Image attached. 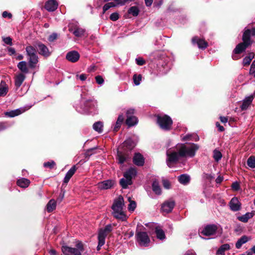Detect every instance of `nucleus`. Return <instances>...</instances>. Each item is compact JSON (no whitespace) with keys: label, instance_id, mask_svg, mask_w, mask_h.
<instances>
[{"label":"nucleus","instance_id":"obj_1","mask_svg":"<svg viewBox=\"0 0 255 255\" xmlns=\"http://www.w3.org/2000/svg\"><path fill=\"white\" fill-rule=\"evenodd\" d=\"M198 149V145L195 143L177 144L174 148L167 151V165L170 167L172 164L176 163L180 158L194 157Z\"/></svg>","mask_w":255,"mask_h":255},{"label":"nucleus","instance_id":"obj_2","mask_svg":"<svg viewBox=\"0 0 255 255\" xmlns=\"http://www.w3.org/2000/svg\"><path fill=\"white\" fill-rule=\"evenodd\" d=\"M125 207L124 200L122 196H119L115 199L112 206L114 217L121 221L126 220L127 216L124 211Z\"/></svg>","mask_w":255,"mask_h":255},{"label":"nucleus","instance_id":"obj_3","mask_svg":"<svg viewBox=\"0 0 255 255\" xmlns=\"http://www.w3.org/2000/svg\"><path fill=\"white\" fill-rule=\"evenodd\" d=\"M255 35V28L251 29H246L243 33V42L238 44L235 49L234 52L235 54H240L245 51L246 49L251 44V36Z\"/></svg>","mask_w":255,"mask_h":255},{"label":"nucleus","instance_id":"obj_4","mask_svg":"<svg viewBox=\"0 0 255 255\" xmlns=\"http://www.w3.org/2000/svg\"><path fill=\"white\" fill-rule=\"evenodd\" d=\"M25 51L29 67L30 68H35L39 59L36 49L32 46L28 45L26 47Z\"/></svg>","mask_w":255,"mask_h":255},{"label":"nucleus","instance_id":"obj_5","mask_svg":"<svg viewBox=\"0 0 255 255\" xmlns=\"http://www.w3.org/2000/svg\"><path fill=\"white\" fill-rule=\"evenodd\" d=\"M157 123L161 128L164 130L170 129L172 124V121L170 117L167 115L157 116Z\"/></svg>","mask_w":255,"mask_h":255},{"label":"nucleus","instance_id":"obj_6","mask_svg":"<svg viewBox=\"0 0 255 255\" xmlns=\"http://www.w3.org/2000/svg\"><path fill=\"white\" fill-rule=\"evenodd\" d=\"M136 240L141 246L147 247L150 242L149 238L146 232H139L136 234Z\"/></svg>","mask_w":255,"mask_h":255},{"label":"nucleus","instance_id":"obj_7","mask_svg":"<svg viewBox=\"0 0 255 255\" xmlns=\"http://www.w3.org/2000/svg\"><path fill=\"white\" fill-rule=\"evenodd\" d=\"M217 229V226L215 225H208L205 226L202 231H201V234L206 236L214 235L216 234Z\"/></svg>","mask_w":255,"mask_h":255},{"label":"nucleus","instance_id":"obj_8","mask_svg":"<svg viewBox=\"0 0 255 255\" xmlns=\"http://www.w3.org/2000/svg\"><path fill=\"white\" fill-rule=\"evenodd\" d=\"M115 185V181L113 180H106L98 184V187L101 190L111 189Z\"/></svg>","mask_w":255,"mask_h":255},{"label":"nucleus","instance_id":"obj_9","mask_svg":"<svg viewBox=\"0 0 255 255\" xmlns=\"http://www.w3.org/2000/svg\"><path fill=\"white\" fill-rule=\"evenodd\" d=\"M175 206V202L169 200L163 203L161 206V211L163 212L168 213L172 210Z\"/></svg>","mask_w":255,"mask_h":255},{"label":"nucleus","instance_id":"obj_10","mask_svg":"<svg viewBox=\"0 0 255 255\" xmlns=\"http://www.w3.org/2000/svg\"><path fill=\"white\" fill-rule=\"evenodd\" d=\"M62 252L65 255H81V254L78 250L67 246H63L62 247Z\"/></svg>","mask_w":255,"mask_h":255},{"label":"nucleus","instance_id":"obj_11","mask_svg":"<svg viewBox=\"0 0 255 255\" xmlns=\"http://www.w3.org/2000/svg\"><path fill=\"white\" fill-rule=\"evenodd\" d=\"M230 209L233 211H238L241 209V203L237 197H233L229 203Z\"/></svg>","mask_w":255,"mask_h":255},{"label":"nucleus","instance_id":"obj_12","mask_svg":"<svg viewBox=\"0 0 255 255\" xmlns=\"http://www.w3.org/2000/svg\"><path fill=\"white\" fill-rule=\"evenodd\" d=\"M66 58L69 61L74 63L79 59L80 54L76 51H71L67 53Z\"/></svg>","mask_w":255,"mask_h":255},{"label":"nucleus","instance_id":"obj_13","mask_svg":"<svg viewBox=\"0 0 255 255\" xmlns=\"http://www.w3.org/2000/svg\"><path fill=\"white\" fill-rule=\"evenodd\" d=\"M193 44H197L200 49H204L208 46V43L204 39L199 38L198 37H194L192 39Z\"/></svg>","mask_w":255,"mask_h":255},{"label":"nucleus","instance_id":"obj_14","mask_svg":"<svg viewBox=\"0 0 255 255\" xmlns=\"http://www.w3.org/2000/svg\"><path fill=\"white\" fill-rule=\"evenodd\" d=\"M37 47L39 50V53L46 57H49L51 52L49 51L48 47L44 44L39 43L37 45Z\"/></svg>","mask_w":255,"mask_h":255},{"label":"nucleus","instance_id":"obj_15","mask_svg":"<svg viewBox=\"0 0 255 255\" xmlns=\"http://www.w3.org/2000/svg\"><path fill=\"white\" fill-rule=\"evenodd\" d=\"M58 6V3L55 0H49L47 1L45 4V8L49 11H53L55 10Z\"/></svg>","mask_w":255,"mask_h":255},{"label":"nucleus","instance_id":"obj_16","mask_svg":"<svg viewBox=\"0 0 255 255\" xmlns=\"http://www.w3.org/2000/svg\"><path fill=\"white\" fill-rule=\"evenodd\" d=\"M254 98V96L251 95L244 99L242 104L240 107L242 110H246L249 108L252 103Z\"/></svg>","mask_w":255,"mask_h":255},{"label":"nucleus","instance_id":"obj_17","mask_svg":"<svg viewBox=\"0 0 255 255\" xmlns=\"http://www.w3.org/2000/svg\"><path fill=\"white\" fill-rule=\"evenodd\" d=\"M133 162L137 166H142L144 163V159L141 154L136 153L133 157Z\"/></svg>","mask_w":255,"mask_h":255},{"label":"nucleus","instance_id":"obj_18","mask_svg":"<svg viewBox=\"0 0 255 255\" xmlns=\"http://www.w3.org/2000/svg\"><path fill=\"white\" fill-rule=\"evenodd\" d=\"M77 167H76L75 165H74L68 170V171L66 173L65 176L64 178L63 182L65 183H67L69 181L70 178L75 173Z\"/></svg>","mask_w":255,"mask_h":255},{"label":"nucleus","instance_id":"obj_19","mask_svg":"<svg viewBox=\"0 0 255 255\" xmlns=\"http://www.w3.org/2000/svg\"><path fill=\"white\" fill-rule=\"evenodd\" d=\"M77 167H76L75 165H74L68 170V171L66 173L65 176L64 178L63 182L65 183H67L69 181L70 178L75 173Z\"/></svg>","mask_w":255,"mask_h":255},{"label":"nucleus","instance_id":"obj_20","mask_svg":"<svg viewBox=\"0 0 255 255\" xmlns=\"http://www.w3.org/2000/svg\"><path fill=\"white\" fill-rule=\"evenodd\" d=\"M251 238L250 237L247 236H242L237 241L236 244V248L238 249H240L243 244L248 242L251 240Z\"/></svg>","mask_w":255,"mask_h":255},{"label":"nucleus","instance_id":"obj_21","mask_svg":"<svg viewBox=\"0 0 255 255\" xmlns=\"http://www.w3.org/2000/svg\"><path fill=\"white\" fill-rule=\"evenodd\" d=\"M136 175V169L134 168H130L124 173V176L126 178H129L131 180L132 178L135 177Z\"/></svg>","mask_w":255,"mask_h":255},{"label":"nucleus","instance_id":"obj_22","mask_svg":"<svg viewBox=\"0 0 255 255\" xmlns=\"http://www.w3.org/2000/svg\"><path fill=\"white\" fill-rule=\"evenodd\" d=\"M24 110L17 109L15 110H12L10 112H6L5 113V115L8 117H14L15 116H18L23 112H24Z\"/></svg>","mask_w":255,"mask_h":255},{"label":"nucleus","instance_id":"obj_23","mask_svg":"<svg viewBox=\"0 0 255 255\" xmlns=\"http://www.w3.org/2000/svg\"><path fill=\"white\" fill-rule=\"evenodd\" d=\"M30 182L29 180L25 178H21L17 180V184L21 188H26L29 186Z\"/></svg>","mask_w":255,"mask_h":255},{"label":"nucleus","instance_id":"obj_24","mask_svg":"<svg viewBox=\"0 0 255 255\" xmlns=\"http://www.w3.org/2000/svg\"><path fill=\"white\" fill-rule=\"evenodd\" d=\"M254 215L253 213L248 212L243 216L238 217V219L242 222L246 223L253 217Z\"/></svg>","mask_w":255,"mask_h":255},{"label":"nucleus","instance_id":"obj_25","mask_svg":"<svg viewBox=\"0 0 255 255\" xmlns=\"http://www.w3.org/2000/svg\"><path fill=\"white\" fill-rule=\"evenodd\" d=\"M25 78V76L22 74H18L15 79V85L17 88H19Z\"/></svg>","mask_w":255,"mask_h":255},{"label":"nucleus","instance_id":"obj_26","mask_svg":"<svg viewBox=\"0 0 255 255\" xmlns=\"http://www.w3.org/2000/svg\"><path fill=\"white\" fill-rule=\"evenodd\" d=\"M137 123V119L136 117L130 116H127L126 124L129 127L134 126Z\"/></svg>","mask_w":255,"mask_h":255},{"label":"nucleus","instance_id":"obj_27","mask_svg":"<svg viewBox=\"0 0 255 255\" xmlns=\"http://www.w3.org/2000/svg\"><path fill=\"white\" fill-rule=\"evenodd\" d=\"M179 182L184 185L188 184L190 180V177L187 174H182L178 176Z\"/></svg>","mask_w":255,"mask_h":255},{"label":"nucleus","instance_id":"obj_28","mask_svg":"<svg viewBox=\"0 0 255 255\" xmlns=\"http://www.w3.org/2000/svg\"><path fill=\"white\" fill-rule=\"evenodd\" d=\"M69 31L72 32L76 37H81L83 36L85 32V29L80 27H76L73 31L72 29L70 28Z\"/></svg>","mask_w":255,"mask_h":255},{"label":"nucleus","instance_id":"obj_29","mask_svg":"<svg viewBox=\"0 0 255 255\" xmlns=\"http://www.w3.org/2000/svg\"><path fill=\"white\" fill-rule=\"evenodd\" d=\"M56 206V201L54 199L50 200L47 204L46 209L48 212H51L55 209Z\"/></svg>","mask_w":255,"mask_h":255},{"label":"nucleus","instance_id":"obj_30","mask_svg":"<svg viewBox=\"0 0 255 255\" xmlns=\"http://www.w3.org/2000/svg\"><path fill=\"white\" fill-rule=\"evenodd\" d=\"M17 67L23 73H27L28 71L27 63L24 61L19 62L17 64Z\"/></svg>","mask_w":255,"mask_h":255},{"label":"nucleus","instance_id":"obj_31","mask_svg":"<svg viewBox=\"0 0 255 255\" xmlns=\"http://www.w3.org/2000/svg\"><path fill=\"white\" fill-rule=\"evenodd\" d=\"M93 129L99 133H102L103 128V123L99 121L94 123L93 125Z\"/></svg>","mask_w":255,"mask_h":255},{"label":"nucleus","instance_id":"obj_32","mask_svg":"<svg viewBox=\"0 0 255 255\" xmlns=\"http://www.w3.org/2000/svg\"><path fill=\"white\" fill-rule=\"evenodd\" d=\"M8 92V87L5 82L1 81L0 85V96H4Z\"/></svg>","mask_w":255,"mask_h":255},{"label":"nucleus","instance_id":"obj_33","mask_svg":"<svg viewBox=\"0 0 255 255\" xmlns=\"http://www.w3.org/2000/svg\"><path fill=\"white\" fill-rule=\"evenodd\" d=\"M152 188L153 191L157 195H160L161 193V190L159 186V183L157 181H154L152 184Z\"/></svg>","mask_w":255,"mask_h":255},{"label":"nucleus","instance_id":"obj_34","mask_svg":"<svg viewBox=\"0 0 255 255\" xmlns=\"http://www.w3.org/2000/svg\"><path fill=\"white\" fill-rule=\"evenodd\" d=\"M230 249V247L229 244H224L222 245L217 251V255H223L225 251L229 250Z\"/></svg>","mask_w":255,"mask_h":255},{"label":"nucleus","instance_id":"obj_35","mask_svg":"<svg viewBox=\"0 0 255 255\" xmlns=\"http://www.w3.org/2000/svg\"><path fill=\"white\" fill-rule=\"evenodd\" d=\"M120 183L122 187L123 188L126 189L127 188L128 185H131L132 184V181L130 180L129 178L128 179L124 177V178L120 180Z\"/></svg>","mask_w":255,"mask_h":255},{"label":"nucleus","instance_id":"obj_36","mask_svg":"<svg viewBox=\"0 0 255 255\" xmlns=\"http://www.w3.org/2000/svg\"><path fill=\"white\" fill-rule=\"evenodd\" d=\"M155 233L156 237L160 240H163L165 238L164 231L159 227H155Z\"/></svg>","mask_w":255,"mask_h":255},{"label":"nucleus","instance_id":"obj_37","mask_svg":"<svg viewBox=\"0 0 255 255\" xmlns=\"http://www.w3.org/2000/svg\"><path fill=\"white\" fill-rule=\"evenodd\" d=\"M123 146L126 147L128 149L131 150L134 146V142L131 139H128L123 143Z\"/></svg>","mask_w":255,"mask_h":255},{"label":"nucleus","instance_id":"obj_38","mask_svg":"<svg viewBox=\"0 0 255 255\" xmlns=\"http://www.w3.org/2000/svg\"><path fill=\"white\" fill-rule=\"evenodd\" d=\"M124 118L122 114L120 115L119 116L117 121L116 122L115 127L114 128L115 131H117L119 129L122 124L123 123V122L124 121Z\"/></svg>","mask_w":255,"mask_h":255},{"label":"nucleus","instance_id":"obj_39","mask_svg":"<svg viewBox=\"0 0 255 255\" xmlns=\"http://www.w3.org/2000/svg\"><path fill=\"white\" fill-rule=\"evenodd\" d=\"M139 10L137 7L133 6L130 7L128 10V13L132 14L134 16H136L139 13Z\"/></svg>","mask_w":255,"mask_h":255},{"label":"nucleus","instance_id":"obj_40","mask_svg":"<svg viewBox=\"0 0 255 255\" xmlns=\"http://www.w3.org/2000/svg\"><path fill=\"white\" fill-rule=\"evenodd\" d=\"M118 157L119 160V163L120 164L123 163L125 161L127 160V156L123 154L122 152L118 151Z\"/></svg>","mask_w":255,"mask_h":255},{"label":"nucleus","instance_id":"obj_41","mask_svg":"<svg viewBox=\"0 0 255 255\" xmlns=\"http://www.w3.org/2000/svg\"><path fill=\"white\" fill-rule=\"evenodd\" d=\"M117 5V3L114 2L107 3L104 5L103 7V13H104L106 11H107L110 8L116 6Z\"/></svg>","mask_w":255,"mask_h":255},{"label":"nucleus","instance_id":"obj_42","mask_svg":"<svg viewBox=\"0 0 255 255\" xmlns=\"http://www.w3.org/2000/svg\"><path fill=\"white\" fill-rule=\"evenodd\" d=\"M248 165L252 168H255V157L254 156L250 157L247 160Z\"/></svg>","mask_w":255,"mask_h":255},{"label":"nucleus","instance_id":"obj_43","mask_svg":"<svg viewBox=\"0 0 255 255\" xmlns=\"http://www.w3.org/2000/svg\"><path fill=\"white\" fill-rule=\"evenodd\" d=\"M108 233L106 232L104 229H102L100 230L98 235V240H103V241L105 242V238L107 237Z\"/></svg>","mask_w":255,"mask_h":255},{"label":"nucleus","instance_id":"obj_44","mask_svg":"<svg viewBox=\"0 0 255 255\" xmlns=\"http://www.w3.org/2000/svg\"><path fill=\"white\" fill-rule=\"evenodd\" d=\"M222 157V153L218 150H215L213 152V157L216 161H219Z\"/></svg>","mask_w":255,"mask_h":255},{"label":"nucleus","instance_id":"obj_45","mask_svg":"<svg viewBox=\"0 0 255 255\" xmlns=\"http://www.w3.org/2000/svg\"><path fill=\"white\" fill-rule=\"evenodd\" d=\"M141 78L142 76L141 75H138L137 76L136 74H135L133 75V80L134 83L136 86L139 85L140 84Z\"/></svg>","mask_w":255,"mask_h":255},{"label":"nucleus","instance_id":"obj_46","mask_svg":"<svg viewBox=\"0 0 255 255\" xmlns=\"http://www.w3.org/2000/svg\"><path fill=\"white\" fill-rule=\"evenodd\" d=\"M129 204L128 205V209L130 211H133L136 208V204L135 201H130V198H128Z\"/></svg>","mask_w":255,"mask_h":255},{"label":"nucleus","instance_id":"obj_47","mask_svg":"<svg viewBox=\"0 0 255 255\" xmlns=\"http://www.w3.org/2000/svg\"><path fill=\"white\" fill-rule=\"evenodd\" d=\"M43 165L45 167L52 169L55 165V163L54 161H50L47 162H45Z\"/></svg>","mask_w":255,"mask_h":255},{"label":"nucleus","instance_id":"obj_48","mask_svg":"<svg viewBox=\"0 0 255 255\" xmlns=\"http://www.w3.org/2000/svg\"><path fill=\"white\" fill-rule=\"evenodd\" d=\"M110 18L112 21H116L119 18V14L118 12H114L111 14Z\"/></svg>","mask_w":255,"mask_h":255},{"label":"nucleus","instance_id":"obj_49","mask_svg":"<svg viewBox=\"0 0 255 255\" xmlns=\"http://www.w3.org/2000/svg\"><path fill=\"white\" fill-rule=\"evenodd\" d=\"M76 249L79 251V252L81 254V253L83 251L84 248L83 244L80 242H78L76 245Z\"/></svg>","mask_w":255,"mask_h":255},{"label":"nucleus","instance_id":"obj_50","mask_svg":"<svg viewBox=\"0 0 255 255\" xmlns=\"http://www.w3.org/2000/svg\"><path fill=\"white\" fill-rule=\"evenodd\" d=\"M3 41L6 44L12 45V39L10 37H3L2 38Z\"/></svg>","mask_w":255,"mask_h":255},{"label":"nucleus","instance_id":"obj_51","mask_svg":"<svg viewBox=\"0 0 255 255\" xmlns=\"http://www.w3.org/2000/svg\"><path fill=\"white\" fill-rule=\"evenodd\" d=\"M96 82L100 85H102L104 83V80L103 78L100 75L97 76L95 77Z\"/></svg>","mask_w":255,"mask_h":255},{"label":"nucleus","instance_id":"obj_52","mask_svg":"<svg viewBox=\"0 0 255 255\" xmlns=\"http://www.w3.org/2000/svg\"><path fill=\"white\" fill-rule=\"evenodd\" d=\"M57 34L56 33H53L48 37V40L50 42H53L57 38Z\"/></svg>","mask_w":255,"mask_h":255},{"label":"nucleus","instance_id":"obj_53","mask_svg":"<svg viewBox=\"0 0 255 255\" xmlns=\"http://www.w3.org/2000/svg\"><path fill=\"white\" fill-rule=\"evenodd\" d=\"M136 63L138 65L142 66L145 63V61L142 58H138L135 59Z\"/></svg>","mask_w":255,"mask_h":255},{"label":"nucleus","instance_id":"obj_54","mask_svg":"<svg viewBox=\"0 0 255 255\" xmlns=\"http://www.w3.org/2000/svg\"><path fill=\"white\" fill-rule=\"evenodd\" d=\"M251 59H249L247 56L245 57L243 61V65L244 66H248L250 64V63L251 62Z\"/></svg>","mask_w":255,"mask_h":255},{"label":"nucleus","instance_id":"obj_55","mask_svg":"<svg viewBox=\"0 0 255 255\" xmlns=\"http://www.w3.org/2000/svg\"><path fill=\"white\" fill-rule=\"evenodd\" d=\"M232 188L234 190L238 191L240 189V184L237 182H235L233 183Z\"/></svg>","mask_w":255,"mask_h":255},{"label":"nucleus","instance_id":"obj_56","mask_svg":"<svg viewBox=\"0 0 255 255\" xmlns=\"http://www.w3.org/2000/svg\"><path fill=\"white\" fill-rule=\"evenodd\" d=\"M163 185L166 189H169L170 188V182L167 180H163Z\"/></svg>","mask_w":255,"mask_h":255},{"label":"nucleus","instance_id":"obj_57","mask_svg":"<svg viewBox=\"0 0 255 255\" xmlns=\"http://www.w3.org/2000/svg\"><path fill=\"white\" fill-rule=\"evenodd\" d=\"M103 229L106 232H107L108 234L112 231V226L111 225L109 224L107 225Z\"/></svg>","mask_w":255,"mask_h":255},{"label":"nucleus","instance_id":"obj_58","mask_svg":"<svg viewBox=\"0 0 255 255\" xmlns=\"http://www.w3.org/2000/svg\"><path fill=\"white\" fill-rule=\"evenodd\" d=\"M76 78H79V79L82 81H84L85 80H86V79H87V75L85 74H82L80 75H76Z\"/></svg>","mask_w":255,"mask_h":255},{"label":"nucleus","instance_id":"obj_59","mask_svg":"<svg viewBox=\"0 0 255 255\" xmlns=\"http://www.w3.org/2000/svg\"><path fill=\"white\" fill-rule=\"evenodd\" d=\"M98 245L97 246V250L99 251L101 249V248L105 244V241H103V240L102 239L100 241L98 240Z\"/></svg>","mask_w":255,"mask_h":255},{"label":"nucleus","instance_id":"obj_60","mask_svg":"<svg viewBox=\"0 0 255 255\" xmlns=\"http://www.w3.org/2000/svg\"><path fill=\"white\" fill-rule=\"evenodd\" d=\"M117 5H124L126 4L125 0H114Z\"/></svg>","mask_w":255,"mask_h":255},{"label":"nucleus","instance_id":"obj_61","mask_svg":"<svg viewBox=\"0 0 255 255\" xmlns=\"http://www.w3.org/2000/svg\"><path fill=\"white\" fill-rule=\"evenodd\" d=\"M64 193H61L59 195V196L57 199V202L60 203L62 201V200L64 198Z\"/></svg>","mask_w":255,"mask_h":255},{"label":"nucleus","instance_id":"obj_62","mask_svg":"<svg viewBox=\"0 0 255 255\" xmlns=\"http://www.w3.org/2000/svg\"><path fill=\"white\" fill-rule=\"evenodd\" d=\"M216 127L218 128V130L220 131H223L225 130L224 127L220 125L218 122H217L216 124Z\"/></svg>","mask_w":255,"mask_h":255},{"label":"nucleus","instance_id":"obj_63","mask_svg":"<svg viewBox=\"0 0 255 255\" xmlns=\"http://www.w3.org/2000/svg\"><path fill=\"white\" fill-rule=\"evenodd\" d=\"M134 110L133 109H129L127 112V116H132L134 114Z\"/></svg>","mask_w":255,"mask_h":255},{"label":"nucleus","instance_id":"obj_64","mask_svg":"<svg viewBox=\"0 0 255 255\" xmlns=\"http://www.w3.org/2000/svg\"><path fill=\"white\" fill-rule=\"evenodd\" d=\"M223 180V177L219 176L216 179V182L218 184L221 183Z\"/></svg>","mask_w":255,"mask_h":255}]
</instances>
